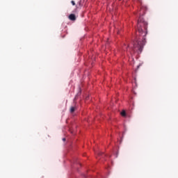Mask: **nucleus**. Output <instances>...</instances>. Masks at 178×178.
<instances>
[{"instance_id": "obj_1", "label": "nucleus", "mask_w": 178, "mask_h": 178, "mask_svg": "<svg viewBox=\"0 0 178 178\" xmlns=\"http://www.w3.org/2000/svg\"><path fill=\"white\" fill-rule=\"evenodd\" d=\"M147 10V7L142 6L139 11L140 17L138 20V32L139 33V40L136 38V42H134L133 44V51L134 52H137L139 51L140 54L143 52V49L145 45V35H147V29L148 26V23L144 21V19L142 18L141 16L145 15V11Z\"/></svg>"}, {"instance_id": "obj_2", "label": "nucleus", "mask_w": 178, "mask_h": 178, "mask_svg": "<svg viewBox=\"0 0 178 178\" xmlns=\"http://www.w3.org/2000/svg\"><path fill=\"white\" fill-rule=\"evenodd\" d=\"M69 19H70V20L74 22V20H76V15L74 14H70L69 15Z\"/></svg>"}, {"instance_id": "obj_3", "label": "nucleus", "mask_w": 178, "mask_h": 178, "mask_svg": "<svg viewBox=\"0 0 178 178\" xmlns=\"http://www.w3.org/2000/svg\"><path fill=\"white\" fill-rule=\"evenodd\" d=\"M76 109H77V107H76V106H71L70 109V113H74V111H76Z\"/></svg>"}, {"instance_id": "obj_4", "label": "nucleus", "mask_w": 178, "mask_h": 178, "mask_svg": "<svg viewBox=\"0 0 178 178\" xmlns=\"http://www.w3.org/2000/svg\"><path fill=\"white\" fill-rule=\"evenodd\" d=\"M121 115L122 116H126V111H123L122 112H121Z\"/></svg>"}, {"instance_id": "obj_5", "label": "nucleus", "mask_w": 178, "mask_h": 178, "mask_svg": "<svg viewBox=\"0 0 178 178\" xmlns=\"http://www.w3.org/2000/svg\"><path fill=\"white\" fill-rule=\"evenodd\" d=\"M71 3H72V5H73V6H74V5H76V3L74 2V1H72Z\"/></svg>"}, {"instance_id": "obj_6", "label": "nucleus", "mask_w": 178, "mask_h": 178, "mask_svg": "<svg viewBox=\"0 0 178 178\" xmlns=\"http://www.w3.org/2000/svg\"><path fill=\"white\" fill-rule=\"evenodd\" d=\"M66 140V138H63V141H65Z\"/></svg>"}]
</instances>
